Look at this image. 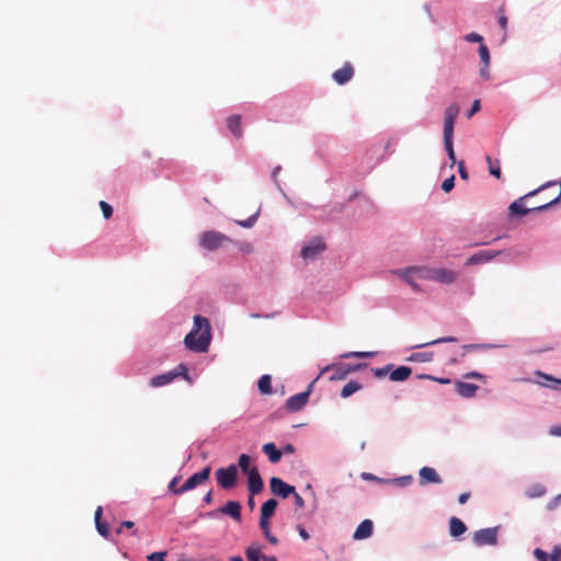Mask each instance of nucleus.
Returning <instances> with one entry per match:
<instances>
[{"instance_id": "bb28decb", "label": "nucleus", "mask_w": 561, "mask_h": 561, "mask_svg": "<svg viewBox=\"0 0 561 561\" xmlns=\"http://www.w3.org/2000/svg\"><path fill=\"white\" fill-rule=\"evenodd\" d=\"M248 561H261L263 558L262 550L256 545H251L245 549Z\"/></svg>"}, {"instance_id": "2eb2a0df", "label": "nucleus", "mask_w": 561, "mask_h": 561, "mask_svg": "<svg viewBox=\"0 0 561 561\" xmlns=\"http://www.w3.org/2000/svg\"><path fill=\"white\" fill-rule=\"evenodd\" d=\"M420 483L422 485L426 483H442V479L436 470L432 467H423L420 469Z\"/></svg>"}, {"instance_id": "f3484780", "label": "nucleus", "mask_w": 561, "mask_h": 561, "mask_svg": "<svg viewBox=\"0 0 561 561\" xmlns=\"http://www.w3.org/2000/svg\"><path fill=\"white\" fill-rule=\"evenodd\" d=\"M374 524L370 519L363 520L354 531L353 538L362 540L369 538L373 535Z\"/></svg>"}, {"instance_id": "680f3d73", "label": "nucleus", "mask_w": 561, "mask_h": 561, "mask_svg": "<svg viewBox=\"0 0 561 561\" xmlns=\"http://www.w3.org/2000/svg\"><path fill=\"white\" fill-rule=\"evenodd\" d=\"M469 497H470V493L469 492L461 493L459 495V497H458V502L460 504H465L468 501Z\"/></svg>"}, {"instance_id": "f8f14e48", "label": "nucleus", "mask_w": 561, "mask_h": 561, "mask_svg": "<svg viewBox=\"0 0 561 561\" xmlns=\"http://www.w3.org/2000/svg\"><path fill=\"white\" fill-rule=\"evenodd\" d=\"M502 253V251L496 250H484L479 251L468 257L466 265H478L482 263L490 262Z\"/></svg>"}, {"instance_id": "8fccbe9b", "label": "nucleus", "mask_w": 561, "mask_h": 561, "mask_svg": "<svg viewBox=\"0 0 561 561\" xmlns=\"http://www.w3.org/2000/svg\"><path fill=\"white\" fill-rule=\"evenodd\" d=\"M167 556V552H153L148 557V560L150 561H164V557Z\"/></svg>"}, {"instance_id": "864d4df0", "label": "nucleus", "mask_w": 561, "mask_h": 561, "mask_svg": "<svg viewBox=\"0 0 561 561\" xmlns=\"http://www.w3.org/2000/svg\"><path fill=\"white\" fill-rule=\"evenodd\" d=\"M545 492H546V490L543 486L537 485L534 488V492L531 494H529V496H531V497L541 496L545 494Z\"/></svg>"}, {"instance_id": "aec40b11", "label": "nucleus", "mask_w": 561, "mask_h": 561, "mask_svg": "<svg viewBox=\"0 0 561 561\" xmlns=\"http://www.w3.org/2000/svg\"><path fill=\"white\" fill-rule=\"evenodd\" d=\"M467 530L466 524L458 517H451L449 520V533L453 537H459Z\"/></svg>"}, {"instance_id": "423d86ee", "label": "nucleus", "mask_w": 561, "mask_h": 561, "mask_svg": "<svg viewBox=\"0 0 561 561\" xmlns=\"http://www.w3.org/2000/svg\"><path fill=\"white\" fill-rule=\"evenodd\" d=\"M210 476V467H205L202 471L191 476L178 490H174V494H182L190 490L195 489L197 485L206 482Z\"/></svg>"}, {"instance_id": "09e8293b", "label": "nucleus", "mask_w": 561, "mask_h": 561, "mask_svg": "<svg viewBox=\"0 0 561 561\" xmlns=\"http://www.w3.org/2000/svg\"><path fill=\"white\" fill-rule=\"evenodd\" d=\"M536 375L541 377V378H545L548 381H552L554 383L561 385V379H557V378H554L551 375H548V374H545V373H541V371H536Z\"/></svg>"}, {"instance_id": "1a4fd4ad", "label": "nucleus", "mask_w": 561, "mask_h": 561, "mask_svg": "<svg viewBox=\"0 0 561 561\" xmlns=\"http://www.w3.org/2000/svg\"><path fill=\"white\" fill-rule=\"evenodd\" d=\"M325 250V244L320 238L312 239L301 249V256L305 260H312Z\"/></svg>"}, {"instance_id": "79ce46f5", "label": "nucleus", "mask_w": 561, "mask_h": 561, "mask_svg": "<svg viewBox=\"0 0 561 561\" xmlns=\"http://www.w3.org/2000/svg\"><path fill=\"white\" fill-rule=\"evenodd\" d=\"M96 526V529L99 531V534L105 538L108 537V534H110V529H108V526L107 524L103 523V522H100V523H96L95 524Z\"/></svg>"}, {"instance_id": "5fc2aeb1", "label": "nucleus", "mask_w": 561, "mask_h": 561, "mask_svg": "<svg viewBox=\"0 0 561 561\" xmlns=\"http://www.w3.org/2000/svg\"><path fill=\"white\" fill-rule=\"evenodd\" d=\"M297 530H298V534L299 536L304 539V540H308L310 538L308 531L305 529L304 526L301 525H298L297 526Z\"/></svg>"}, {"instance_id": "4468645a", "label": "nucleus", "mask_w": 561, "mask_h": 561, "mask_svg": "<svg viewBox=\"0 0 561 561\" xmlns=\"http://www.w3.org/2000/svg\"><path fill=\"white\" fill-rule=\"evenodd\" d=\"M354 72L355 71L352 64L345 62L342 68L335 70L332 73V78L337 84L343 85L352 80V78L354 77Z\"/></svg>"}, {"instance_id": "e433bc0d", "label": "nucleus", "mask_w": 561, "mask_h": 561, "mask_svg": "<svg viewBox=\"0 0 561 561\" xmlns=\"http://www.w3.org/2000/svg\"><path fill=\"white\" fill-rule=\"evenodd\" d=\"M479 56L482 64H485V66H490V53L489 48L484 44H481L479 47Z\"/></svg>"}, {"instance_id": "72a5a7b5", "label": "nucleus", "mask_w": 561, "mask_h": 561, "mask_svg": "<svg viewBox=\"0 0 561 561\" xmlns=\"http://www.w3.org/2000/svg\"><path fill=\"white\" fill-rule=\"evenodd\" d=\"M375 355H376L375 352H348V353L342 354L341 358H352V357L370 358V357H374Z\"/></svg>"}, {"instance_id": "a19ab883", "label": "nucleus", "mask_w": 561, "mask_h": 561, "mask_svg": "<svg viewBox=\"0 0 561 561\" xmlns=\"http://www.w3.org/2000/svg\"><path fill=\"white\" fill-rule=\"evenodd\" d=\"M256 219H257V213L252 215L247 220H239L238 225H240L241 227H244V228H251L256 222Z\"/></svg>"}, {"instance_id": "7ed1b4c3", "label": "nucleus", "mask_w": 561, "mask_h": 561, "mask_svg": "<svg viewBox=\"0 0 561 561\" xmlns=\"http://www.w3.org/2000/svg\"><path fill=\"white\" fill-rule=\"evenodd\" d=\"M231 242L229 237L215 230L205 231L199 236V245L208 251L218 250Z\"/></svg>"}, {"instance_id": "c756f323", "label": "nucleus", "mask_w": 561, "mask_h": 561, "mask_svg": "<svg viewBox=\"0 0 561 561\" xmlns=\"http://www.w3.org/2000/svg\"><path fill=\"white\" fill-rule=\"evenodd\" d=\"M362 389V385L357 381L351 380L348 381L341 390L342 398H348L356 391Z\"/></svg>"}, {"instance_id": "f704fd0d", "label": "nucleus", "mask_w": 561, "mask_h": 561, "mask_svg": "<svg viewBox=\"0 0 561 561\" xmlns=\"http://www.w3.org/2000/svg\"><path fill=\"white\" fill-rule=\"evenodd\" d=\"M456 341H457V339L453 337V336L439 337V339H436V340H433V341H430V342L416 344V345L413 346V348H421V347H425V346L434 345V344H438V343L456 342Z\"/></svg>"}, {"instance_id": "39448f33", "label": "nucleus", "mask_w": 561, "mask_h": 561, "mask_svg": "<svg viewBox=\"0 0 561 561\" xmlns=\"http://www.w3.org/2000/svg\"><path fill=\"white\" fill-rule=\"evenodd\" d=\"M218 484L225 489L229 490L236 486L237 477H238V468L236 465H230L227 468H219L215 472Z\"/></svg>"}, {"instance_id": "603ef678", "label": "nucleus", "mask_w": 561, "mask_h": 561, "mask_svg": "<svg viewBox=\"0 0 561 561\" xmlns=\"http://www.w3.org/2000/svg\"><path fill=\"white\" fill-rule=\"evenodd\" d=\"M478 111H480V101L474 100L472 103V106L468 113V117H471L473 114H476Z\"/></svg>"}, {"instance_id": "f257e3e1", "label": "nucleus", "mask_w": 561, "mask_h": 561, "mask_svg": "<svg viewBox=\"0 0 561 561\" xmlns=\"http://www.w3.org/2000/svg\"><path fill=\"white\" fill-rule=\"evenodd\" d=\"M211 340L210 323L202 316L194 317V327L184 339L185 346L194 352H206Z\"/></svg>"}, {"instance_id": "cd10ccee", "label": "nucleus", "mask_w": 561, "mask_h": 561, "mask_svg": "<svg viewBox=\"0 0 561 561\" xmlns=\"http://www.w3.org/2000/svg\"><path fill=\"white\" fill-rule=\"evenodd\" d=\"M412 267L416 274V278L433 280L434 267H426V266H412Z\"/></svg>"}, {"instance_id": "20e7f679", "label": "nucleus", "mask_w": 561, "mask_h": 561, "mask_svg": "<svg viewBox=\"0 0 561 561\" xmlns=\"http://www.w3.org/2000/svg\"><path fill=\"white\" fill-rule=\"evenodd\" d=\"M179 376H183L185 380L192 382V379L187 373V368L185 367V365L180 364L174 370L151 378L150 386L153 388H158L169 385Z\"/></svg>"}, {"instance_id": "69168bd1", "label": "nucleus", "mask_w": 561, "mask_h": 561, "mask_svg": "<svg viewBox=\"0 0 561 561\" xmlns=\"http://www.w3.org/2000/svg\"><path fill=\"white\" fill-rule=\"evenodd\" d=\"M284 453H286V454H293V453H295V447H294L291 444H287V445L284 447Z\"/></svg>"}, {"instance_id": "338daca9", "label": "nucleus", "mask_w": 561, "mask_h": 561, "mask_svg": "<svg viewBox=\"0 0 561 561\" xmlns=\"http://www.w3.org/2000/svg\"><path fill=\"white\" fill-rule=\"evenodd\" d=\"M204 502H206L207 504L211 503L213 502V493L211 491L207 492L204 496Z\"/></svg>"}, {"instance_id": "393cba45", "label": "nucleus", "mask_w": 561, "mask_h": 561, "mask_svg": "<svg viewBox=\"0 0 561 561\" xmlns=\"http://www.w3.org/2000/svg\"><path fill=\"white\" fill-rule=\"evenodd\" d=\"M399 274L413 289H415V290L420 289L419 285L416 284V280L419 278H416V274H415L413 267H408L403 271H400Z\"/></svg>"}, {"instance_id": "ea45409f", "label": "nucleus", "mask_w": 561, "mask_h": 561, "mask_svg": "<svg viewBox=\"0 0 561 561\" xmlns=\"http://www.w3.org/2000/svg\"><path fill=\"white\" fill-rule=\"evenodd\" d=\"M455 186V175L449 176L442 183V190L446 193L450 192Z\"/></svg>"}, {"instance_id": "473e14b6", "label": "nucleus", "mask_w": 561, "mask_h": 561, "mask_svg": "<svg viewBox=\"0 0 561 561\" xmlns=\"http://www.w3.org/2000/svg\"><path fill=\"white\" fill-rule=\"evenodd\" d=\"M507 23H508V20H507V16L505 14V8H504V4L500 7L499 9V24L503 31V39H505L506 37V30H507Z\"/></svg>"}, {"instance_id": "6e6552de", "label": "nucleus", "mask_w": 561, "mask_h": 561, "mask_svg": "<svg viewBox=\"0 0 561 561\" xmlns=\"http://www.w3.org/2000/svg\"><path fill=\"white\" fill-rule=\"evenodd\" d=\"M460 107L457 104H450L444 115V136L454 135V124L458 117Z\"/></svg>"}, {"instance_id": "9b49d317", "label": "nucleus", "mask_w": 561, "mask_h": 561, "mask_svg": "<svg viewBox=\"0 0 561 561\" xmlns=\"http://www.w3.org/2000/svg\"><path fill=\"white\" fill-rule=\"evenodd\" d=\"M310 396V390L297 393L291 396L286 401V409L290 412L300 411L308 402Z\"/></svg>"}, {"instance_id": "4be33fe9", "label": "nucleus", "mask_w": 561, "mask_h": 561, "mask_svg": "<svg viewBox=\"0 0 561 561\" xmlns=\"http://www.w3.org/2000/svg\"><path fill=\"white\" fill-rule=\"evenodd\" d=\"M262 450L272 463L278 462L282 458V451L276 448L274 443L264 444Z\"/></svg>"}, {"instance_id": "49530a36", "label": "nucleus", "mask_w": 561, "mask_h": 561, "mask_svg": "<svg viewBox=\"0 0 561 561\" xmlns=\"http://www.w3.org/2000/svg\"><path fill=\"white\" fill-rule=\"evenodd\" d=\"M465 39L470 43H482L483 41L482 36L474 32L467 34Z\"/></svg>"}, {"instance_id": "3c124183", "label": "nucleus", "mask_w": 561, "mask_h": 561, "mask_svg": "<svg viewBox=\"0 0 561 561\" xmlns=\"http://www.w3.org/2000/svg\"><path fill=\"white\" fill-rule=\"evenodd\" d=\"M480 76H481L484 80H490V70H489V66H485V64H482V67L480 68Z\"/></svg>"}, {"instance_id": "9d476101", "label": "nucleus", "mask_w": 561, "mask_h": 561, "mask_svg": "<svg viewBox=\"0 0 561 561\" xmlns=\"http://www.w3.org/2000/svg\"><path fill=\"white\" fill-rule=\"evenodd\" d=\"M272 493L283 499H287L291 493H295V488L287 484L282 479L273 477L270 481Z\"/></svg>"}, {"instance_id": "dca6fc26", "label": "nucleus", "mask_w": 561, "mask_h": 561, "mask_svg": "<svg viewBox=\"0 0 561 561\" xmlns=\"http://www.w3.org/2000/svg\"><path fill=\"white\" fill-rule=\"evenodd\" d=\"M457 273L447 268H434L433 280L442 284H451L457 278Z\"/></svg>"}, {"instance_id": "6ab92c4d", "label": "nucleus", "mask_w": 561, "mask_h": 561, "mask_svg": "<svg viewBox=\"0 0 561 561\" xmlns=\"http://www.w3.org/2000/svg\"><path fill=\"white\" fill-rule=\"evenodd\" d=\"M456 392L462 398H472L476 396L479 387L473 383L456 381L455 383Z\"/></svg>"}, {"instance_id": "f03ea898", "label": "nucleus", "mask_w": 561, "mask_h": 561, "mask_svg": "<svg viewBox=\"0 0 561 561\" xmlns=\"http://www.w3.org/2000/svg\"><path fill=\"white\" fill-rule=\"evenodd\" d=\"M552 183H548V185H551ZM543 187H546V185H542L541 187H539L538 190H535V191H531L529 192L528 194L524 195L523 197H520L519 199L513 202L510 207H508V213H510V216H525L529 213H533V211H542V210H546L548 209L549 207L552 206V203H545V204H541V205H535V206H531V207H525L523 205V202L524 199L530 197V196H534L536 195L540 190H542Z\"/></svg>"}, {"instance_id": "2f4dec72", "label": "nucleus", "mask_w": 561, "mask_h": 561, "mask_svg": "<svg viewBox=\"0 0 561 561\" xmlns=\"http://www.w3.org/2000/svg\"><path fill=\"white\" fill-rule=\"evenodd\" d=\"M486 162L489 164V172L496 179H501V168H500V161L495 160L493 161L490 156L486 157Z\"/></svg>"}, {"instance_id": "7c9ffc66", "label": "nucleus", "mask_w": 561, "mask_h": 561, "mask_svg": "<svg viewBox=\"0 0 561 561\" xmlns=\"http://www.w3.org/2000/svg\"><path fill=\"white\" fill-rule=\"evenodd\" d=\"M453 138L454 135L450 136H444V146L448 153V158L451 161V164L456 162L455 151H454V145H453Z\"/></svg>"}, {"instance_id": "b1692460", "label": "nucleus", "mask_w": 561, "mask_h": 561, "mask_svg": "<svg viewBox=\"0 0 561 561\" xmlns=\"http://www.w3.org/2000/svg\"><path fill=\"white\" fill-rule=\"evenodd\" d=\"M329 370H333V374L330 377L331 380H343L347 377V370H344L343 366H341V365H329V366L324 367L321 370L320 376Z\"/></svg>"}, {"instance_id": "de8ad7c7", "label": "nucleus", "mask_w": 561, "mask_h": 561, "mask_svg": "<svg viewBox=\"0 0 561 561\" xmlns=\"http://www.w3.org/2000/svg\"><path fill=\"white\" fill-rule=\"evenodd\" d=\"M270 518L260 517V527L264 535H268L270 531Z\"/></svg>"}, {"instance_id": "ddd939ff", "label": "nucleus", "mask_w": 561, "mask_h": 561, "mask_svg": "<svg viewBox=\"0 0 561 561\" xmlns=\"http://www.w3.org/2000/svg\"><path fill=\"white\" fill-rule=\"evenodd\" d=\"M248 476V490L251 495L259 494L263 490V480L256 467H252Z\"/></svg>"}, {"instance_id": "c03bdc74", "label": "nucleus", "mask_w": 561, "mask_h": 561, "mask_svg": "<svg viewBox=\"0 0 561 561\" xmlns=\"http://www.w3.org/2000/svg\"><path fill=\"white\" fill-rule=\"evenodd\" d=\"M391 367H392L391 365H388V366L381 367V368H374L373 371L377 378H382L389 373Z\"/></svg>"}, {"instance_id": "0eeeda50", "label": "nucleus", "mask_w": 561, "mask_h": 561, "mask_svg": "<svg viewBox=\"0 0 561 561\" xmlns=\"http://www.w3.org/2000/svg\"><path fill=\"white\" fill-rule=\"evenodd\" d=\"M497 527L484 528L473 534V542L479 546H495L497 543Z\"/></svg>"}, {"instance_id": "bf43d9fd", "label": "nucleus", "mask_w": 561, "mask_h": 561, "mask_svg": "<svg viewBox=\"0 0 561 561\" xmlns=\"http://www.w3.org/2000/svg\"><path fill=\"white\" fill-rule=\"evenodd\" d=\"M466 378L483 379V375L478 371H471L465 375Z\"/></svg>"}, {"instance_id": "4d7b16f0", "label": "nucleus", "mask_w": 561, "mask_h": 561, "mask_svg": "<svg viewBox=\"0 0 561 561\" xmlns=\"http://www.w3.org/2000/svg\"><path fill=\"white\" fill-rule=\"evenodd\" d=\"M294 495V499H295V504L298 506V507H304L305 506V501L304 499L295 491V493H291Z\"/></svg>"}, {"instance_id": "6e6d98bb", "label": "nucleus", "mask_w": 561, "mask_h": 561, "mask_svg": "<svg viewBox=\"0 0 561 561\" xmlns=\"http://www.w3.org/2000/svg\"><path fill=\"white\" fill-rule=\"evenodd\" d=\"M458 171H459V174H460L461 179H463V180H467V179H468V173H467V171L465 170L463 161H460V162L458 163Z\"/></svg>"}, {"instance_id": "052dcab7", "label": "nucleus", "mask_w": 561, "mask_h": 561, "mask_svg": "<svg viewBox=\"0 0 561 561\" xmlns=\"http://www.w3.org/2000/svg\"><path fill=\"white\" fill-rule=\"evenodd\" d=\"M102 512H103V510H102V507H101V506H99V507L95 510V513H94L95 524H96V523L102 522V520H101V518H102Z\"/></svg>"}, {"instance_id": "c9c22d12", "label": "nucleus", "mask_w": 561, "mask_h": 561, "mask_svg": "<svg viewBox=\"0 0 561 561\" xmlns=\"http://www.w3.org/2000/svg\"><path fill=\"white\" fill-rule=\"evenodd\" d=\"M250 457L247 454H242L239 457L238 466L240 467L241 471L245 474H249L250 468Z\"/></svg>"}, {"instance_id": "c85d7f7f", "label": "nucleus", "mask_w": 561, "mask_h": 561, "mask_svg": "<svg viewBox=\"0 0 561 561\" xmlns=\"http://www.w3.org/2000/svg\"><path fill=\"white\" fill-rule=\"evenodd\" d=\"M257 388L261 393L270 394L272 393V378L270 375H263L257 382Z\"/></svg>"}, {"instance_id": "e2e57ef3", "label": "nucleus", "mask_w": 561, "mask_h": 561, "mask_svg": "<svg viewBox=\"0 0 561 561\" xmlns=\"http://www.w3.org/2000/svg\"><path fill=\"white\" fill-rule=\"evenodd\" d=\"M265 538L268 540L270 543L272 545H277L278 543V539L272 535L271 533L268 535H264Z\"/></svg>"}, {"instance_id": "58836bf2", "label": "nucleus", "mask_w": 561, "mask_h": 561, "mask_svg": "<svg viewBox=\"0 0 561 561\" xmlns=\"http://www.w3.org/2000/svg\"><path fill=\"white\" fill-rule=\"evenodd\" d=\"M341 366H343L344 370H347V375H348L351 373L358 371V370L363 369L364 367H366V364H364V363L355 364V365L341 364Z\"/></svg>"}, {"instance_id": "13d9d810", "label": "nucleus", "mask_w": 561, "mask_h": 561, "mask_svg": "<svg viewBox=\"0 0 561 561\" xmlns=\"http://www.w3.org/2000/svg\"><path fill=\"white\" fill-rule=\"evenodd\" d=\"M179 481H180V478H179V477H175V478H173V479L171 480V482L169 483V490H170L171 492H173V493H174V490H178L175 486H176V484H178V482H179Z\"/></svg>"}, {"instance_id": "4c0bfd02", "label": "nucleus", "mask_w": 561, "mask_h": 561, "mask_svg": "<svg viewBox=\"0 0 561 561\" xmlns=\"http://www.w3.org/2000/svg\"><path fill=\"white\" fill-rule=\"evenodd\" d=\"M100 208H101L102 214H103L105 219L111 218V216L113 214V208H112V206L108 203H106L104 201H101L100 202Z\"/></svg>"}, {"instance_id": "a878e982", "label": "nucleus", "mask_w": 561, "mask_h": 561, "mask_svg": "<svg viewBox=\"0 0 561 561\" xmlns=\"http://www.w3.org/2000/svg\"><path fill=\"white\" fill-rule=\"evenodd\" d=\"M277 504L275 499L267 500L261 507V517L271 518L275 514Z\"/></svg>"}, {"instance_id": "774afa93", "label": "nucleus", "mask_w": 561, "mask_h": 561, "mask_svg": "<svg viewBox=\"0 0 561 561\" xmlns=\"http://www.w3.org/2000/svg\"><path fill=\"white\" fill-rule=\"evenodd\" d=\"M261 561H278V560L274 556H271V557L263 556Z\"/></svg>"}, {"instance_id": "5701e85b", "label": "nucleus", "mask_w": 561, "mask_h": 561, "mask_svg": "<svg viewBox=\"0 0 561 561\" xmlns=\"http://www.w3.org/2000/svg\"><path fill=\"white\" fill-rule=\"evenodd\" d=\"M412 375V369L408 366H400L391 371L390 380L391 381H404L410 378Z\"/></svg>"}, {"instance_id": "0e129e2a", "label": "nucleus", "mask_w": 561, "mask_h": 561, "mask_svg": "<svg viewBox=\"0 0 561 561\" xmlns=\"http://www.w3.org/2000/svg\"><path fill=\"white\" fill-rule=\"evenodd\" d=\"M550 434L553 436H561V427L560 426L551 427Z\"/></svg>"}, {"instance_id": "412c9836", "label": "nucleus", "mask_w": 561, "mask_h": 561, "mask_svg": "<svg viewBox=\"0 0 561 561\" xmlns=\"http://www.w3.org/2000/svg\"><path fill=\"white\" fill-rule=\"evenodd\" d=\"M227 127L231 131V134L240 138L242 135V128H241V116L240 115H231L227 118Z\"/></svg>"}, {"instance_id": "37998d69", "label": "nucleus", "mask_w": 561, "mask_h": 561, "mask_svg": "<svg viewBox=\"0 0 561 561\" xmlns=\"http://www.w3.org/2000/svg\"><path fill=\"white\" fill-rule=\"evenodd\" d=\"M534 556L538 561H549V554L540 548H536Z\"/></svg>"}, {"instance_id": "a211bd4d", "label": "nucleus", "mask_w": 561, "mask_h": 561, "mask_svg": "<svg viewBox=\"0 0 561 561\" xmlns=\"http://www.w3.org/2000/svg\"><path fill=\"white\" fill-rule=\"evenodd\" d=\"M219 512L225 515H229L234 520L241 519V505L237 501H228L222 507L219 508Z\"/></svg>"}, {"instance_id": "a18cd8bd", "label": "nucleus", "mask_w": 561, "mask_h": 561, "mask_svg": "<svg viewBox=\"0 0 561 561\" xmlns=\"http://www.w3.org/2000/svg\"><path fill=\"white\" fill-rule=\"evenodd\" d=\"M561 560V547L554 546L551 554L549 556V561H560Z\"/></svg>"}]
</instances>
